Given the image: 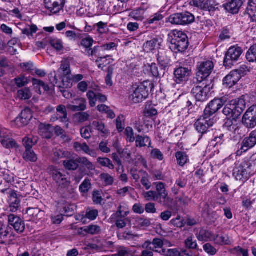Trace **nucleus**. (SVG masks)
<instances>
[{
  "mask_svg": "<svg viewBox=\"0 0 256 256\" xmlns=\"http://www.w3.org/2000/svg\"><path fill=\"white\" fill-rule=\"evenodd\" d=\"M246 108L245 100L243 98H236L230 100L227 104L222 110L223 114L230 118L225 120L224 128L226 130L236 122L242 112Z\"/></svg>",
  "mask_w": 256,
  "mask_h": 256,
  "instance_id": "f257e3e1",
  "label": "nucleus"
},
{
  "mask_svg": "<svg viewBox=\"0 0 256 256\" xmlns=\"http://www.w3.org/2000/svg\"><path fill=\"white\" fill-rule=\"evenodd\" d=\"M152 87L153 84L150 81L133 85L130 90V100L136 104L142 102L148 96V90Z\"/></svg>",
  "mask_w": 256,
  "mask_h": 256,
  "instance_id": "f03ea898",
  "label": "nucleus"
},
{
  "mask_svg": "<svg viewBox=\"0 0 256 256\" xmlns=\"http://www.w3.org/2000/svg\"><path fill=\"white\" fill-rule=\"evenodd\" d=\"M194 19L192 14L186 12L171 15L168 18V22L172 24L186 26L192 23Z\"/></svg>",
  "mask_w": 256,
  "mask_h": 256,
  "instance_id": "7ed1b4c3",
  "label": "nucleus"
},
{
  "mask_svg": "<svg viewBox=\"0 0 256 256\" xmlns=\"http://www.w3.org/2000/svg\"><path fill=\"white\" fill-rule=\"evenodd\" d=\"M214 67V63L210 60L198 62L196 68V80L200 82L206 78L212 73Z\"/></svg>",
  "mask_w": 256,
  "mask_h": 256,
  "instance_id": "20e7f679",
  "label": "nucleus"
},
{
  "mask_svg": "<svg viewBox=\"0 0 256 256\" xmlns=\"http://www.w3.org/2000/svg\"><path fill=\"white\" fill-rule=\"evenodd\" d=\"M186 60L180 66L176 68L174 72V80L177 84H182L186 82L192 74V68L190 66H186L185 64L187 63Z\"/></svg>",
  "mask_w": 256,
  "mask_h": 256,
  "instance_id": "39448f33",
  "label": "nucleus"
},
{
  "mask_svg": "<svg viewBox=\"0 0 256 256\" xmlns=\"http://www.w3.org/2000/svg\"><path fill=\"white\" fill-rule=\"evenodd\" d=\"M245 74L244 68L240 67V69L232 71L223 80V84L228 88H230L236 84Z\"/></svg>",
  "mask_w": 256,
  "mask_h": 256,
  "instance_id": "423d86ee",
  "label": "nucleus"
},
{
  "mask_svg": "<svg viewBox=\"0 0 256 256\" xmlns=\"http://www.w3.org/2000/svg\"><path fill=\"white\" fill-rule=\"evenodd\" d=\"M190 4L196 7L208 11L211 14L219 10V4L214 0H192Z\"/></svg>",
  "mask_w": 256,
  "mask_h": 256,
  "instance_id": "0eeeda50",
  "label": "nucleus"
},
{
  "mask_svg": "<svg viewBox=\"0 0 256 256\" xmlns=\"http://www.w3.org/2000/svg\"><path fill=\"white\" fill-rule=\"evenodd\" d=\"M214 119L210 118V116L204 114L195 122L194 126L198 132L204 134L208 131V130L214 125Z\"/></svg>",
  "mask_w": 256,
  "mask_h": 256,
  "instance_id": "6e6552de",
  "label": "nucleus"
},
{
  "mask_svg": "<svg viewBox=\"0 0 256 256\" xmlns=\"http://www.w3.org/2000/svg\"><path fill=\"white\" fill-rule=\"evenodd\" d=\"M242 54V48L240 47L233 46L229 48L224 60L226 66H230L236 62Z\"/></svg>",
  "mask_w": 256,
  "mask_h": 256,
  "instance_id": "1a4fd4ad",
  "label": "nucleus"
},
{
  "mask_svg": "<svg viewBox=\"0 0 256 256\" xmlns=\"http://www.w3.org/2000/svg\"><path fill=\"white\" fill-rule=\"evenodd\" d=\"M66 2V0H44L46 8L54 14L63 10Z\"/></svg>",
  "mask_w": 256,
  "mask_h": 256,
  "instance_id": "9d476101",
  "label": "nucleus"
},
{
  "mask_svg": "<svg viewBox=\"0 0 256 256\" xmlns=\"http://www.w3.org/2000/svg\"><path fill=\"white\" fill-rule=\"evenodd\" d=\"M242 122L248 128L256 126V106H251L246 110L243 116Z\"/></svg>",
  "mask_w": 256,
  "mask_h": 256,
  "instance_id": "9b49d317",
  "label": "nucleus"
},
{
  "mask_svg": "<svg viewBox=\"0 0 256 256\" xmlns=\"http://www.w3.org/2000/svg\"><path fill=\"white\" fill-rule=\"evenodd\" d=\"M1 192L7 195L8 198L10 210L12 212H16L20 206V200L16 192L10 188L4 189Z\"/></svg>",
  "mask_w": 256,
  "mask_h": 256,
  "instance_id": "f8f14e48",
  "label": "nucleus"
},
{
  "mask_svg": "<svg viewBox=\"0 0 256 256\" xmlns=\"http://www.w3.org/2000/svg\"><path fill=\"white\" fill-rule=\"evenodd\" d=\"M210 88L206 85L204 87L195 85L192 90L191 93L197 102H204L208 98Z\"/></svg>",
  "mask_w": 256,
  "mask_h": 256,
  "instance_id": "ddd939ff",
  "label": "nucleus"
},
{
  "mask_svg": "<svg viewBox=\"0 0 256 256\" xmlns=\"http://www.w3.org/2000/svg\"><path fill=\"white\" fill-rule=\"evenodd\" d=\"M8 222L13 227L16 232L18 234H22L25 230V223L19 216L14 214H10L8 216Z\"/></svg>",
  "mask_w": 256,
  "mask_h": 256,
  "instance_id": "4468645a",
  "label": "nucleus"
},
{
  "mask_svg": "<svg viewBox=\"0 0 256 256\" xmlns=\"http://www.w3.org/2000/svg\"><path fill=\"white\" fill-rule=\"evenodd\" d=\"M256 144V130L251 132L249 137L245 138L242 144L240 149L237 152L238 154H241L254 147Z\"/></svg>",
  "mask_w": 256,
  "mask_h": 256,
  "instance_id": "2eb2a0df",
  "label": "nucleus"
},
{
  "mask_svg": "<svg viewBox=\"0 0 256 256\" xmlns=\"http://www.w3.org/2000/svg\"><path fill=\"white\" fill-rule=\"evenodd\" d=\"M32 118L31 110L30 108H26L14 120V122L18 127H22L27 125Z\"/></svg>",
  "mask_w": 256,
  "mask_h": 256,
  "instance_id": "dca6fc26",
  "label": "nucleus"
},
{
  "mask_svg": "<svg viewBox=\"0 0 256 256\" xmlns=\"http://www.w3.org/2000/svg\"><path fill=\"white\" fill-rule=\"evenodd\" d=\"M86 100L82 98H78L74 99L72 104L67 105L68 109L72 112L84 111L87 108Z\"/></svg>",
  "mask_w": 256,
  "mask_h": 256,
  "instance_id": "f3484780",
  "label": "nucleus"
},
{
  "mask_svg": "<svg viewBox=\"0 0 256 256\" xmlns=\"http://www.w3.org/2000/svg\"><path fill=\"white\" fill-rule=\"evenodd\" d=\"M222 106L223 104L220 99H214L206 108L204 111V114L210 116L218 112Z\"/></svg>",
  "mask_w": 256,
  "mask_h": 256,
  "instance_id": "a211bd4d",
  "label": "nucleus"
},
{
  "mask_svg": "<svg viewBox=\"0 0 256 256\" xmlns=\"http://www.w3.org/2000/svg\"><path fill=\"white\" fill-rule=\"evenodd\" d=\"M170 49L176 53L185 51L188 46V40L178 41L176 40H170Z\"/></svg>",
  "mask_w": 256,
  "mask_h": 256,
  "instance_id": "6ab92c4d",
  "label": "nucleus"
},
{
  "mask_svg": "<svg viewBox=\"0 0 256 256\" xmlns=\"http://www.w3.org/2000/svg\"><path fill=\"white\" fill-rule=\"evenodd\" d=\"M52 177L54 180L61 188H66L70 184L66 176L62 174L60 170L54 169L52 172Z\"/></svg>",
  "mask_w": 256,
  "mask_h": 256,
  "instance_id": "aec40b11",
  "label": "nucleus"
},
{
  "mask_svg": "<svg viewBox=\"0 0 256 256\" xmlns=\"http://www.w3.org/2000/svg\"><path fill=\"white\" fill-rule=\"evenodd\" d=\"M12 230L10 227L0 226V244H6L9 242L12 236Z\"/></svg>",
  "mask_w": 256,
  "mask_h": 256,
  "instance_id": "412c9836",
  "label": "nucleus"
},
{
  "mask_svg": "<svg viewBox=\"0 0 256 256\" xmlns=\"http://www.w3.org/2000/svg\"><path fill=\"white\" fill-rule=\"evenodd\" d=\"M162 42V40L159 37H155L146 42L143 46L144 50L146 52H152L158 48Z\"/></svg>",
  "mask_w": 256,
  "mask_h": 256,
  "instance_id": "4be33fe9",
  "label": "nucleus"
},
{
  "mask_svg": "<svg viewBox=\"0 0 256 256\" xmlns=\"http://www.w3.org/2000/svg\"><path fill=\"white\" fill-rule=\"evenodd\" d=\"M242 4V0H230L223 5L224 8L229 12L235 14L238 12Z\"/></svg>",
  "mask_w": 256,
  "mask_h": 256,
  "instance_id": "5701e85b",
  "label": "nucleus"
},
{
  "mask_svg": "<svg viewBox=\"0 0 256 256\" xmlns=\"http://www.w3.org/2000/svg\"><path fill=\"white\" fill-rule=\"evenodd\" d=\"M157 60L159 64L162 67V70H165L170 65V58L168 56L166 52L164 50L158 52Z\"/></svg>",
  "mask_w": 256,
  "mask_h": 256,
  "instance_id": "b1692460",
  "label": "nucleus"
},
{
  "mask_svg": "<svg viewBox=\"0 0 256 256\" xmlns=\"http://www.w3.org/2000/svg\"><path fill=\"white\" fill-rule=\"evenodd\" d=\"M26 214L30 217V220L32 221L40 220L44 216V212L38 208H28Z\"/></svg>",
  "mask_w": 256,
  "mask_h": 256,
  "instance_id": "393cba45",
  "label": "nucleus"
},
{
  "mask_svg": "<svg viewBox=\"0 0 256 256\" xmlns=\"http://www.w3.org/2000/svg\"><path fill=\"white\" fill-rule=\"evenodd\" d=\"M39 134L44 138L50 139L52 138V128L50 124H40L39 126Z\"/></svg>",
  "mask_w": 256,
  "mask_h": 256,
  "instance_id": "a878e982",
  "label": "nucleus"
},
{
  "mask_svg": "<svg viewBox=\"0 0 256 256\" xmlns=\"http://www.w3.org/2000/svg\"><path fill=\"white\" fill-rule=\"evenodd\" d=\"M136 147L142 148L148 146L151 147L152 141L150 138L147 136L138 135L136 137Z\"/></svg>",
  "mask_w": 256,
  "mask_h": 256,
  "instance_id": "bb28decb",
  "label": "nucleus"
},
{
  "mask_svg": "<svg viewBox=\"0 0 256 256\" xmlns=\"http://www.w3.org/2000/svg\"><path fill=\"white\" fill-rule=\"evenodd\" d=\"M246 11L252 21L256 22V0H249Z\"/></svg>",
  "mask_w": 256,
  "mask_h": 256,
  "instance_id": "cd10ccee",
  "label": "nucleus"
},
{
  "mask_svg": "<svg viewBox=\"0 0 256 256\" xmlns=\"http://www.w3.org/2000/svg\"><path fill=\"white\" fill-rule=\"evenodd\" d=\"M233 175L237 180H244L248 178V172L243 166H240L234 168Z\"/></svg>",
  "mask_w": 256,
  "mask_h": 256,
  "instance_id": "c85d7f7f",
  "label": "nucleus"
},
{
  "mask_svg": "<svg viewBox=\"0 0 256 256\" xmlns=\"http://www.w3.org/2000/svg\"><path fill=\"white\" fill-rule=\"evenodd\" d=\"M100 231L101 229L99 226L92 224L87 226L80 228L78 230V233L80 234L82 232H84L86 233L94 235L99 234Z\"/></svg>",
  "mask_w": 256,
  "mask_h": 256,
  "instance_id": "c756f323",
  "label": "nucleus"
},
{
  "mask_svg": "<svg viewBox=\"0 0 256 256\" xmlns=\"http://www.w3.org/2000/svg\"><path fill=\"white\" fill-rule=\"evenodd\" d=\"M74 146L77 152H83L90 156H92L94 154V152L90 148L89 146L85 142H75Z\"/></svg>",
  "mask_w": 256,
  "mask_h": 256,
  "instance_id": "7c9ffc66",
  "label": "nucleus"
},
{
  "mask_svg": "<svg viewBox=\"0 0 256 256\" xmlns=\"http://www.w3.org/2000/svg\"><path fill=\"white\" fill-rule=\"evenodd\" d=\"M96 109L100 112L106 114L108 118L113 119L116 117V114L114 111L106 104H102L98 105Z\"/></svg>",
  "mask_w": 256,
  "mask_h": 256,
  "instance_id": "2f4dec72",
  "label": "nucleus"
},
{
  "mask_svg": "<svg viewBox=\"0 0 256 256\" xmlns=\"http://www.w3.org/2000/svg\"><path fill=\"white\" fill-rule=\"evenodd\" d=\"M142 174L140 182L146 190H149L152 186V184L150 180V176L148 173L143 170H140Z\"/></svg>",
  "mask_w": 256,
  "mask_h": 256,
  "instance_id": "473e14b6",
  "label": "nucleus"
},
{
  "mask_svg": "<svg viewBox=\"0 0 256 256\" xmlns=\"http://www.w3.org/2000/svg\"><path fill=\"white\" fill-rule=\"evenodd\" d=\"M214 234L210 231L206 230H201L197 234V238L200 241H212Z\"/></svg>",
  "mask_w": 256,
  "mask_h": 256,
  "instance_id": "72a5a7b5",
  "label": "nucleus"
},
{
  "mask_svg": "<svg viewBox=\"0 0 256 256\" xmlns=\"http://www.w3.org/2000/svg\"><path fill=\"white\" fill-rule=\"evenodd\" d=\"M64 167L69 170H75L78 167V159L77 158L76 159H70L64 161Z\"/></svg>",
  "mask_w": 256,
  "mask_h": 256,
  "instance_id": "f704fd0d",
  "label": "nucleus"
},
{
  "mask_svg": "<svg viewBox=\"0 0 256 256\" xmlns=\"http://www.w3.org/2000/svg\"><path fill=\"white\" fill-rule=\"evenodd\" d=\"M22 157L26 162H36L38 160L37 155L32 149L26 150Z\"/></svg>",
  "mask_w": 256,
  "mask_h": 256,
  "instance_id": "c9c22d12",
  "label": "nucleus"
},
{
  "mask_svg": "<svg viewBox=\"0 0 256 256\" xmlns=\"http://www.w3.org/2000/svg\"><path fill=\"white\" fill-rule=\"evenodd\" d=\"M215 243L218 244H228L230 243L229 238L226 234H217L216 236L214 235L213 240Z\"/></svg>",
  "mask_w": 256,
  "mask_h": 256,
  "instance_id": "e433bc0d",
  "label": "nucleus"
},
{
  "mask_svg": "<svg viewBox=\"0 0 256 256\" xmlns=\"http://www.w3.org/2000/svg\"><path fill=\"white\" fill-rule=\"evenodd\" d=\"M5 140L2 142L1 143L6 148L10 149V148H18V145L16 140L12 138H11V136H9L8 138L4 140Z\"/></svg>",
  "mask_w": 256,
  "mask_h": 256,
  "instance_id": "4c0bfd02",
  "label": "nucleus"
},
{
  "mask_svg": "<svg viewBox=\"0 0 256 256\" xmlns=\"http://www.w3.org/2000/svg\"><path fill=\"white\" fill-rule=\"evenodd\" d=\"M32 96V93L28 88H22L17 92V96L20 100H28Z\"/></svg>",
  "mask_w": 256,
  "mask_h": 256,
  "instance_id": "58836bf2",
  "label": "nucleus"
},
{
  "mask_svg": "<svg viewBox=\"0 0 256 256\" xmlns=\"http://www.w3.org/2000/svg\"><path fill=\"white\" fill-rule=\"evenodd\" d=\"M80 112L76 113L74 116V121L78 123H83L87 121L90 118V115L88 112H83V111Z\"/></svg>",
  "mask_w": 256,
  "mask_h": 256,
  "instance_id": "ea45409f",
  "label": "nucleus"
},
{
  "mask_svg": "<svg viewBox=\"0 0 256 256\" xmlns=\"http://www.w3.org/2000/svg\"><path fill=\"white\" fill-rule=\"evenodd\" d=\"M142 196L148 201H158L160 197L156 192L154 190L144 192H143Z\"/></svg>",
  "mask_w": 256,
  "mask_h": 256,
  "instance_id": "a19ab883",
  "label": "nucleus"
},
{
  "mask_svg": "<svg viewBox=\"0 0 256 256\" xmlns=\"http://www.w3.org/2000/svg\"><path fill=\"white\" fill-rule=\"evenodd\" d=\"M171 37V40H176L178 41L188 40V36L184 32L177 30H173Z\"/></svg>",
  "mask_w": 256,
  "mask_h": 256,
  "instance_id": "79ce46f5",
  "label": "nucleus"
},
{
  "mask_svg": "<svg viewBox=\"0 0 256 256\" xmlns=\"http://www.w3.org/2000/svg\"><path fill=\"white\" fill-rule=\"evenodd\" d=\"M246 58L248 62H256V44L250 46L247 52Z\"/></svg>",
  "mask_w": 256,
  "mask_h": 256,
  "instance_id": "37998d69",
  "label": "nucleus"
},
{
  "mask_svg": "<svg viewBox=\"0 0 256 256\" xmlns=\"http://www.w3.org/2000/svg\"><path fill=\"white\" fill-rule=\"evenodd\" d=\"M98 214V210L88 208L86 210L85 216H82L81 220H82L85 218H87L91 220H94L96 218Z\"/></svg>",
  "mask_w": 256,
  "mask_h": 256,
  "instance_id": "c03bdc74",
  "label": "nucleus"
},
{
  "mask_svg": "<svg viewBox=\"0 0 256 256\" xmlns=\"http://www.w3.org/2000/svg\"><path fill=\"white\" fill-rule=\"evenodd\" d=\"M78 164H80L82 166L87 168L89 170H94V166L86 158L78 157Z\"/></svg>",
  "mask_w": 256,
  "mask_h": 256,
  "instance_id": "a18cd8bd",
  "label": "nucleus"
},
{
  "mask_svg": "<svg viewBox=\"0 0 256 256\" xmlns=\"http://www.w3.org/2000/svg\"><path fill=\"white\" fill-rule=\"evenodd\" d=\"M49 42L54 49L58 51L64 50L63 42L61 40L58 38H52L49 40Z\"/></svg>",
  "mask_w": 256,
  "mask_h": 256,
  "instance_id": "49530a36",
  "label": "nucleus"
},
{
  "mask_svg": "<svg viewBox=\"0 0 256 256\" xmlns=\"http://www.w3.org/2000/svg\"><path fill=\"white\" fill-rule=\"evenodd\" d=\"M92 126L94 128L104 134H109L108 130L106 128L104 124L100 121H94L92 123Z\"/></svg>",
  "mask_w": 256,
  "mask_h": 256,
  "instance_id": "de8ad7c7",
  "label": "nucleus"
},
{
  "mask_svg": "<svg viewBox=\"0 0 256 256\" xmlns=\"http://www.w3.org/2000/svg\"><path fill=\"white\" fill-rule=\"evenodd\" d=\"M163 16L160 13H156L150 16L146 22V24H157L158 22L162 20Z\"/></svg>",
  "mask_w": 256,
  "mask_h": 256,
  "instance_id": "09e8293b",
  "label": "nucleus"
},
{
  "mask_svg": "<svg viewBox=\"0 0 256 256\" xmlns=\"http://www.w3.org/2000/svg\"><path fill=\"white\" fill-rule=\"evenodd\" d=\"M56 111L62 114V116H60L61 120L63 122H67L68 113L66 106L62 104L58 106L56 108Z\"/></svg>",
  "mask_w": 256,
  "mask_h": 256,
  "instance_id": "8fccbe9b",
  "label": "nucleus"
},
{
  "mask_svg": "<svg viewBox=\"0 0 256 256\" xmlns=\"http://www.w3.org/2000/svg\"><path fill=\"white\" fill-rule=\"evenodd\" d=\"M54 158L58 160L60 158L68 157L70 153L66 150L56 148L54 150Z\"/></svg>",
  "mask_w": 256,
  "mask_h": 256,
  "instance_id": "3c124183",
  "label": "nucleus"
},
{
  "mask_svg": "<svg viewBox=\"0 0 256 256\" xmlns=\"http://www.w3.org/2000/svg\"><path fill=\"white\" fill-rule=\"evenodd\" d=\"M178 164L180 166H183L186 162L188 158L186 154L182 152H178L176 154Z\"/></svg>",
  "mask_w": 256,
  "mask_h": 256,
  "instance_id": "603ef678",
  "label": "nucleus"
},
{
  "mask_svg": "<svg viewBox=\"0 0 256 256\" xmlns=\"http://www.w3.org/2000/svg\"><path fill=\"white\" fill-rule=\"evenodd\" d=\"M100 177L105 186H112L114 182V178L108 174H102Z\"/></svg>",
  "mask_w": 256,
  "mask_h": 256,
  "instance_id": "864d4df0",
  "label": "nucleus"
},
{
  "mask_svg": "<svg viewBox=\"0 0 256 256\" xmlns=\"http://www.w3.org/2000/svg\"><path fill=\"white\" fill-rule=\"evenodd\" d=\"M110 57V56H106L104 57H98L96 60V62L99 68L104 70V68L109 64L110 62L108 61L106 58Z\"/></svg>",
  "mask_w": 256,
  "mask_h": 256,
  "instance_id": "5fc2aeb1",
  "label": "nucleus"
},
{
  "mask_svg": "<svg viewBox=\"0 0 256 256\" xmlns=\"http://www.w3.org/2000/svg\"><path fill=\"white\" fill-rule=\"evenodd\" d=\"M98 162L102 166L108 167L110 170H112L114 168L112 161L108 158H98Z\"/></svg>",
  "mask_w": 256,
  "mask_h": 256,
  "instance_id": "6e6d98bb",
  "label": "nucleus"
},
{
  "mask_svg": "<svg viewBox=\"0 0 256 256\" xmlns=\"http://www.w3.org/2000/svg\"><path fill=\"white\" fill-rule=\"evenodd\" d=\"M80 132L81 136L84 139L88 140L91 138L92 130L90 126L82 128Z\"/></svg>",
  "mask_w": 256,
  "mask_h": 256,
  "instance_id": "4d7b16f0",
  "label": "nucleus"
},
{
  "mask_svg": "<svg viewBox=\"0 0 256 256\" xmlns=\"http://www.w3.org/2000/svg\"><path fill=\"white\" fill-rule=\"evenodd\" d=\"M91 188L90 181L88 178H86L80 186V190L83 193L87 192Z\"/></svg>",
  "mask_w": 256,
  "mask_h": 256,
  "instance_id": "13d9d810",
  "label": "nucleus"
},
{
  "mask_svg": "<svg viewBox=\"0 0 256 256\" xmlns=\"http://www.w3.org/2000/svg\"><path fill=\"white\" fill-rule=\"evenodd\" d=\"M184 242L186 247L189 249H196L197 248L196 241L192 236L188 237Z\"/></svg>",
  "mask_w": 256,
  "mask_h": 256,
  "instance_id": "bf43d9fd",
  "label": "nucleus"
},
{
  "mask_svg": "<svg viewBox=\"0 0 256 256\" xmlns=\"http://www.w3.org/2000/svg\"><path fill=\"white\" fill-rule=\"evenodd\" d=\"M89 104L91 107H94L96 104V93L92 90H89L86 94Z\"/></svg>",
  "mask_w": 256,
  "mask_h": 256,
  "instance_id": "052dcab7",
  "label": "nucleus"
},
{
  "mask_svg": "<svg viewBox=\"0 0 256 256\" xmlns=\"http://www.w3.org/2000/svg\"><path fill=\"white\" fill-rule=\"evenodd\" d=\"M224 141V134H220L219 136H215L214 138L211 140L210 146L216 147L218 144L221 145Z\"/></svg>",
  "mask_w": 256,
  "mask_h": 256,
  "instance_id": "680f3d73",
  "label": "nucleus"
},
{
  "mask_svg": "<svg viewBox=\"0 0 256 256\" xmlns=\"http://www.w3.org/2000/svg\"><path fill=\"white\" fill-rule=\"evenodd\" d=\"M150 70L154 77L160 76L162 74H164V70H161V72H159L158 67L156 64L152 63L150 66Z\"/></svg>",
  "mask_w": 256,
  "mask_h": 256,
  "instance_id": "e2e57ef3",
  "label": "nucleus"
},
{
  "mask_svg": "<svg viewBox=\"0 0 256 256\" xmlns=\"http://www.w3.org/2000/svg\"><path fill=\"white\" fill-rule=\"evenodd\" d=\"M60 69L63 71L64 76H68L70 74V65L67 60L62 61Z\"/></svg>",
  "mask_w": 256,
  "mask_h": 256,
  "instance_id": "0e129e2a",
  "label": "nucleus"
},
{
  "mask_svg": "<svg viewBox=\"0 0 256 256\" xmlns=\"http://www.w3.org/2000/svg\"><path fill=\"white\" fill-rule=\"evenodd\" d=\"M170 224L177 228H182L184 226L182 218L178 216L176 218H173L170 221Z\"/></svg>",
  "mask_w": 256,
  "mask_h": 256,
  "instance_id": "69168bd1",
  "label": "nucleus"
},
{
  "mask_svg": "<svg viewBox=\"0 0 256 256\" xmlns=\"http://www.w3.org/2000/svg\"><path fill=\"white\" fill-rule=\"evenodd\" d=\"M124 132L127 136V140L129 142H133L136 140V138L134 136V132L132 128L127 127L125 130Z\"/></svg>",
  "mask_w": 256,
  "mask_h": 256,
  "instance_id": "338daca9",
  "label": "nucleus"
},
{
  "mask_svg": "<svg viewBox=\"0 0 256 256\" xmlns=\"http://www.w3.org/2000/svg\"><path fill=\"white\" fill-rule=\"evenodd\" d=\"M116 252L118 256H129L132 254L131 251L124 246H119Z\"/></svg>",
  "mask_w": 256,
  "mask_h": 256,
  "instance_id": "774afa93",
  "label": "nucleus"
}]
</instances>
